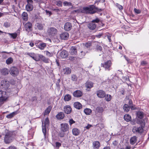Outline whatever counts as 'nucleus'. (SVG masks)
Listing matches in <instances>:
<instances>
[{
    "mask_svg": "<svg viewBox=\"0 0 149 149\" xmlns=\"http://www.w3.org/2000/svg\"><path fill=\"white\" fill-rule=\"evenodd\" d=\"M136 141V137L135 136L132 137L130 139V143L132 145H134Z\"/></svg>",
    "mask_w": 149,
    "mask_h": 149,
    "instance_id": "34",
    "label": "nucleus"
},
{
    "mask_svg": "<svg viewBox=\"0 0 149 149\" xmlns=\"http://www.w3.org/2000/svg\"><path fill=\"white\" fill-rule=\"evenodd\" d=\"M84 112L87 115H91L92 113V110L89 108H86L84 110Z\"/></svg>",
    "mask_w": 149,
    "mask_h": 149,
    "instance_id": "30",
    "label": "nucleus"
},
{
    "mask_svg": "<svg viewBox=\"0 0 149 149\" xmlns=\"http://www.w3.org/2000/svg\"><path fill=\"white\" fill-rule=\"evenodd\" d=\"M83 9L87 13L90 14H94L97 11L100 12L102 10L101 9H99L96 7L94 5L90 6L89 7H84Z\"/></svg>",
    "mask_w": 149,
    "mask_h": 149,
    "instance_id": "1",
    "label": "nucleus"
},
{
    "mask_svg": "<svg viewBox=\"0 0 149 149\" xmlns=\"http://www.w3.org/2000/svg\"><path fill=\"white\" fill-rule=\"evenodd\" d=\"M9 70L6 68H3L0 70V72L3 75H6L9 73Z\"/></svg>",
    "mask_w": 149,
    "mask_h": 149,
    "instance_id": "17",
    "label": "nucleus"
},
{
    "mask_svg": "<svg viewBox=\"0 0 149 149\" xmlns=\"http://www.w3.org/2000/svg\"><path fill=\"white\" fill-rule=\"evenodd\" d=\"M51 109L52 107L50 106H49L45 110L44 115H46L49 114L50 112Z\"/></svg>",
    "mask_w": 149,
    "mask_h": 149,
    "instance_id": "40",
    "label": "nucleus"
},
{
    "mask_svg": "<svg viewBox=\"0 0 149 149\" xmlns=\"http://www.w3.org/2000/svg\"><path fill=\"white\" fill-rule=\"evenodd\" d=\"M72 27V25L71 23L67 22L65 23L64 26V29L65 30L68 31L70 30Z\"/></svg>",
    "mask_w": 149,
    "mask_h": 149,
    "instance_id": "15",
    "label": "nucleus"
},
{
    "mask_svg": "<svg viewBox=\"0 0 149 149\" xmlns=\"http://www.w3.org/2000/svg\"><path fill=\"white\" fill-rule=\"evenodd\" d=\"M56 147L57 148H59L61 146V143L58 142H56Z\"/></svg>",
    "mask_w": 149,
    "mask_h": 149,
    "instance_id": "60",
    "label": "nucleus"
},
{
    "mask_svg": "<svg viewBox=\"0 0 149 149\" xmlns=\"http://www.w3.org/2000/svg\"><path fill=\"white\" fill-rule=\"evenodd\" d=\"M116 6L120 10H122L123 9V7L122 6L120 5L118 3H116Z\"/></svg>",
    "mask_w": 149,
    "mask_h": 149,
    "instance_id": "49",
    "label": "nucleus"
},
{
    "mask_svg": "<svg viewBox=\"0 0 149 149\" xmlns=\"http://www.w3.org/2000/svg\"><path fill=\"white\" fill-rule=\"evenodd\" d=\"M10 73L13 76H16L18 74V70L16 67H13L10 69Z\"/></svg>",
    "mask_w": 149,
    "mask_h": 149,
    "instance_id": "10",
    "label": "nucleus"
},
{
    "mask_svg": "<svg viewBox=\"0 0 149 149\" xmlns=\"http://www.w3.org/2000/svg\"><path fill=\"white\" fill-rule=\"evenodd\" d=\"M100 146V143L98 141H94L93 143V147L94 149H98Z\"/></svg>",
    "mask_w": 149,
    "mask_h": 149,
    "instance_id": "18",
    "label": "nucleus"
},
{
    "mask_svg": "<svg viewBox=\"0 0 149 149\" xmlns=\"http://www.w3.org/2000/svg\"><path fill=\"white\" fill-rule=\"evenodd\" d=\"M112 63L110 60H109L105 62L104 64L102 63L101 66L104 68L106 70L109 71L111 66Z\"/></svg>",
    "mask_w": 149,
    "mask_h": 149,
    "instance_id": "7",
    "label": "nucleus"
},
{
    "mask_svg": "<svg viewBox=\"0 0 149 149\" xmlns=\"http://www.w3.org/2000/svg\"><path fill=\"white\" fill-rule=\"evenodd\" d=\"M37 100V98L36 96H34L31 98V101L32 102L36 101Z\"/></svg>",
    "mask_w": 149,
    "mask_h": 149,
    "instance_id": "58",
    "label": "nucleus"
},
{
    "mask_svg": "<svg viewBox=\"0 0 149 149\" xmlns=\"http://www.w3.org/2000/svg\"><path fill=\"white\" fill-rule=\"evenodd\" d=\"M96 48L97 50H100V51H101L102 49V47L100 46L97 45V46Z\"/></svg>",
    "mask_w": 149,
    "mask_h": 149,
    "instance_id": "56",
    "label": "nucleus"
},
{
    "mask_svg": "<svg viewBox=\"0 0 149 149\" xmlns=\"http://www.w3.org/2000/svg\"><path fill=\"white\" fill-rule=\"evenodd\" d=\"M8 35L11 36V37L13 39H15L17 36V34L16 33H8Z\"/></svg>",
    "mask_w": 149,
    "mask_h": 149,
    "instance_id": "46",
    "label": "nucleus"
},
{
    "mask_svg": "<svg viewBox=\"0 0 149 149\" xmlns=\"http://www.w3.org/2000/svg\"><path fill=\"white\" fill-rule=\"evenodd\" d=\"M123 109L125 111L127 112L130 109V107L127 104H125L123 107Z\"/></svg>",
    "mask_w": 149,
    "mask_h": 149,
    "instance_id": "39",
    "label": "nucleus"
},
{
    "mask_svg": "<svg viewBox=\"0 0 149 149\" xmlns=\"http://www.w3.org/2000/svg\"><path fill=\"white\" fill-rule=\"evenodd\" d=\"M27 54L36 61H39V58L33 53H27Z\"/></svg>",
    "mask_w": 149,
    "mask_h": 149,
    "instance_id": "16",
    "label": "nucleus"
},
{
    "mask_svg": "<svg viewBox=\"0 0 149 149\" xmlns=\"http://www.w3.org/2000/svg\"><path fill=\"white\" fill-rule=\"evenodd\" d=\"M91 45V43L90 42H87L84 44L85 46L87 48L90 47Z\"/></svg>",
    "mask_w": 149,
    "mask_h": 149,
    "instance_id": "50",
    "label": "nucleus"
},
{
    "mask_svg": "<svg viewBox=\"0 0 149 149\" xmlns=\"http://www.w3.org/2000/svg\"><path fill=\"white\" fill-rule=\"evenodd\" d=\"M72 98L71 95L69 94H66L64 97V100L65 101H69Z\"/></svg>",
    "mask_w": 149,
    "mask_h": 149,
    "instance_id": "32",
    "label": "nucleus"
},
{
    "mask_svg": "<svg viewBox=\"0 0 149 149\" xmlns=\"http://www.w3.org/2000/svg\"><path fill=\"white\" fill-rule=\"evenodd\" d=\"M42 131L44 136H45L46 134V127L44 126V123L43 122H42Z\"/></svg>",
    "mask_w": 149,
    "mask_h": 149,
    "instance_id": "45",
    "label": "nucleus"
},
{
    "mask_svg": "<svg viewBox=\"0 0 149 149\" xmlns=\"http://www.w3.org/2000/svg\"><path fill=\"white\" fill-rule=\"evenodd\" d=\"M10 86L9 81L6 79H3L1 81L0 87L2 89L6 90L8 89Z\"/></svg>",
    "mask_w": 149,
    "mask_h": 149,
    "instance_id": "4",
    "label": "nucleus"
},
{
    "mask_svg": "<svg viewBox=\"0 0 149 149\" xmlns=\"http://www.w3.org/2000/svg\"><path fill=\"white\" fill-rule=\"evenodd\" d=\"M124 120L127 122H129L131 120V117L129 114H125L124 116Z\"/></svg>",
    "mask_w": 149,
    "mask_h": 149,
    "instance_id": "33",
    "label": "nucleus"
},
{
    "mask_svg": "<svg viewBox=\"0 0 149 149\" xmlns=\"http://www.w3.org/2000/svg\"><path fill=\"white\" fill-rule=\"evenodd\" d=\"M9 96L5 91H0V105L8 100Z\"/></svg>",
    "mask_w": 149,
    "mask_h": 149,
    "instance_id": "3",
    "label": "nucleus"
},
{
    "mask_svg": "<svg viewBox=\"0 0 149 149\" xmlns=\"http://www.w3.org/2000/svg\"><path fill=\"white\" fill-rule=\"evenodd\" d=\"M71 69L69 68H66L63 69L62 72L64 74H68L71 73Z\"/></svg>",
    "mask_w": 149,
    "mask_h": 149,
    "instance_id": "24",
    "label": "nucleus"
},
{
    "mask_svg": "<svg viewBox=\"0 0 149 149\" xmlns=\"http://www.w3.org/2000/svg\"><path fill=\"white\" fill-rule=\"evenodd\" d=\"M69 123L70 125H71L72 124L74 123L75 121H74L73 119H71L69 121Z\"/></svg>",
    "mask_w": 149,
    "mask_h": 149,
    "instance_id": "52",
    "label": "nucleus"
},
{
    "mask_svg": "<svg viewBox=\"0 0 149 149\" xmlns=\"http://www.w3.org/2000/svg\"><path fill=\"white\" fill-rule=\"evenodd\" d=\"M4 26L6 27H8L10 26V24L7 22L5 23L4 24Z\"/></svg>",
    "mask_w": 149,
    "mask_h": 149,
    "instance_id": "61",
    "label": "nucleus"
},
{
    "mask_svg": "<svg viewBox=\"0 0 149 149\" xmlns=\"http://www.w3.org/2000/svg\"><path fill=\"white\" fill-rule=\"evenodd\" d=\"M37 28L39 30H41L43 29V26L42 24L37 23L36 25Z\"/></svg>",
    "mask_w": 149,
    "mask_h": 149,
    "instance_id": "36",
    "label": "nucleus"
},
{
    "mask_svg": "<svg viewBox=\"0 0 149 149\" xmlns=\"http://www.w3.org/2000/svg\"><path fill=\"white\" fill-rule=\"evenodd\" d=\"M80 12V10H74L72 11V13L74 14L75 13H79Z\"/></svg>",
    "mask_w": 149,
    "mask_h": 149,
    "instance_id": "57",
    "label": "nucleus"
},
{
    "mask_svg": "<svg viewBox=\"0 0 149 149\" xmlns=\"http://www.w3.org/2000/svg\"><path fill=\"white\" fill-rule=\"evenodd\" d=\"M13 134L12 132L7 131L6 132L5 136L4 138V141L6 143H10L13 140Z\"/></svg>",
    "mask_w": 149,
    "mask_h": 149,
    "instance_id": "2",
    "label": "nucleus"
},
{
    "mask_svg": "<svg viewBox=\"0 0 149 149\" xmlns=\"http://www.w3.org/2000/svg\"><path fill=\"white\" fill-rule=\"evenodd\" d=\"M97 95L98 97L102 98L104 97L105 93L104 91L102 90H99L97 91Z\"/></svg>",
    "mask_w": 149,
    "mask_h": 149,
    "instance_id": "14",
    "label": "nucleus"
},
{
    "mask_svg": "<svg viewBox=\"0 0 149 149\" xmlns=\"http://www.w3.org/2000/svg\"><path fill=\"white\" fill-rule=\"evenodd\" d=\"M39 60L40 59L44 62L45 63H48L49 62V59L48 58H46L45 56L42 55H39Z\"/></svg>",
    "mask_w": 149,
    "mask_h": 149,
    "instance_id": "22",
    "label": "nucleus"
},
{
    "mask_svg": "<svg viewBox=\"0 0 149 149\" xmlns=\"http://www.w3.org/2000/svg\"><path fill=\"white\" fill-rule=\"evenodd\" d=\"M64 113L62 112L59 113L56 116V118L58 120L63 119L64 117Z\"/></svg>",
    "mask_w": 149,
    "mask_h": 149,
    "instance_id": "26",
    "label": "nucleus"
},
{
    "mask_svg": "<svg viewBox=\"0 0 149 149\" xmlns=\"http://www.w3.org/2000/svg\"><path fill=\"white\" fill-rule=\"evenodd\" d=\"M60 37L62 39H66L69 37V34L67 32L63 33L60 34Z\"/></svg>",
    "mask_w": 149,
    "mask_h": 149,
    "instance_id": "21",
    "label": "nucleus"
},
{
    "mask_svg": "<svg viewBox=\"0 0 149 149\" xmlns=\"http://www.w3.org/2000/svg\"><path fill=\"white\" fill-rule=\"evenodd\" d=\"M72 110L71 107L69 105H66L64 107V111L65 113L67 114L70 113Z\"/></svg>",
    "mask_w": 149,
    "mask_h": 149,
    "instance_id": "13",
    "label": "nucleus"
},
{
    "mask_svg": "<svg viewBox=\"0 0 149 149\" xmlns=\"http://www.w3.org/2000/svg\"><path fill=\"white\" fill-rule=\"evenodd\" d=\"M62 2L61 1H59L57 2L56 5L59 6H61Z\"/></svg>",
    "mask_w": 149,
    "mask_h": 149,
    "instance_id": "54",
    "label": "nucleus"
},
{
    "mask_svg": "<svg viewBox=\"0 0 149 149\" xmlns=\"http://www.w3.org/2000/svg\"><path fill=\"white\" fill-rule=\"evenodd\" d=\"M46 55L47 56H50V57L52 56V55H51V53L50 52H49L48 51H46Z\"/></svg>",
    "mask_w": 149,
    "mask_h": 149,
    "instance_id": "64",
    "label": "nucleus"
},
{
    "mask_svg": "<svg viewBox=\"0 0 149 149\" xmlns=\"http://www.w3.org/2000/svg\"><path fill=\"white\" fill-rule=\"evenodd\" d=\"M103 111V109L102 107H97L95 110V112L97 113H102Z\"/></svg>",
    "mask_w": 149,
    "mask_h": 149,
    "instance_id": "35",
    "label": "nucleus"
},
{
    "mask_svg": "<svg viewBox=\"0 0 149 149\" xmlns=\"http://www.w3.org/2000/svg\"><path fill=\"white\" fill-rule=\"evenodd\" d=\"M137 123L138 124H140V127H142V129H143L144 128L145 124H146V120L145 119H143L141 121L139 120L138 121L137 120Z\"/></svg>",
    "mask_w": 149,
    "mask_h": 149,
    "instance_id": "23",
    "label": "nucleus"
},
{
    "mask_svg": "<svg viewBox=\"0 0 149 149\" xmlns=\"http://www.w3.org/2000/svg\"><path fill=\"white\" fill-rule=\"evenodd\" d=\"M73 106L74 108L77 109H80L82 108V104L78 102H74L73 104Z\"/></svg>",
    "mask_w": 149,
    "mask_h": 149,
    "instance_id": "19",
    "label": "nucleus"
},
{
    "mask_svg": "<svg viewBox=\"0 0 149 149\" xmlns=\"http://www.w3.org/2000/svg\"><path fill=\"white\" fill-rule=\"evenodd\" d=\"M64 6H71L72 3L70 2H68L66 1H65L63 2Z\"/></svg>",
    "mask_w": 149,
    "mask_h": 149,
    "instance_id": "48",
    "label": "nucleus"
},
{
    "mask_svg": "<svg viewBox=\"0 0 149 149\" xmlns=\"http://www.w3.org/2000/svg\"><path fill=\"white\" fill-rule=\"evenodd\" d=\"M13 61V59L12 57L8 58L6 61V63L7 64H11Z\"/></svg>",
    "mask_w": 149,
    "mask_h": 149,
    "instance_id": "42",
    "label": "nucleus"
},
{
    "mask_svg": "<svg viewBox=\"0 0 149 149\" xmlns=\"http://www.w3.org/2000/svg\"><path fill=\"white\" fill-rule=\"evenodd\" d=\"M85 86L87 88H90L93 86V83L91 82L87 81L86 83Z\"/></svg>",
    "mask_w": 149,
    "mask_h": 149,
    "instance_id": "29",
    "label": "nucleus"
},
{
    "mask_svg": "<svg viewBox=\"0 0 149 149\" xmlns=\"http://www.w3.org/2000/svg\"><path fill=\"white\" fill-rule=\"evenodd\" d=\"M70 52L72 55H76L77 53L76 48L74 46L72 47L70 49Z\"/></svg>",
    "mask_w": 149,
    "mask_h": 149,
    "instance_id": "20",
    "label": "nucleus"
},
{
    "mask_svg": "<svg viewBox=\"0 0 149 149\" xmlns=\"http://www.w3.org/2000/svg\"><path fill=\"white\" fill-rule=\"evenodd\" d=\"M73 134L75 136H77L80 133V131L77 128H74L72 130Z\"/></svg>",
    "mask_w": 149,
    "mask_h": 149,
    "instance_id": "27",
    "label": "nucleus"
},
{
    "mask_svg": "<svg viewBox=\"0 0 149 149\" xmlns=\"http://www.w3.org/2000/svg\"><path fill=\"white\" fill-rule=\"evenodd\" d=\"M77 79V76L74 74H72L71 76V79L72 81H76Z\"/></svg>",
    "mask_w": 149,
    "mask_h": 149,
    "instance_id": "47",
    "label": "nucleus"
},
{
    "mask_svg": "<svg viewBox=\"0 0 149 149\" xmlns=\"http://www.w3.org/2000/svg\"><path fill=\"white\" fill-rule=\"evenodd\" d=\"M88 26L90 29L93 30L96 28V26L95 24L91 22L88 24Z\"/></svg>",
    "mask_w": 149,
    "mask_h": 149,
    "instance_id": "25",
    "label": "nucleus"
},
{
    "mask_svg": "<svg viewBox=\"0 0 149 149\" xmlns=\"http://www.w3.org/2000/svg\"><path fill=\"white\" fill-rule=\"evenodd\" d=\"M44 126L47 127L49 125V120L48 118H47L45 120L44 123Z\"/></svg>",
    "mask_w": 149,
    "mask_h": 149,
    "instance_id": "43",
    "label": "nucleus"
},
{
    "mask_svg": "<svg viewBox=\"0 0 149 149\" xmlns=\"http://www.w3.org/2000/svg\"><path fill=\"white\" fill-rule=\"evenodd\" d=\"M25 30L29 32L32 31V24L30 22H27L25 23L24 26Z\"/></svg>",
    "mask_w": 149,
    "mask_h": 149,
    "instance_id": "8",
    "label": "nucleus"
},
{
    "mask_svg": "<svg viewBox=\"0 0 149 149\" xmlns=\"http://www.w3.org/2000/svg\"><path fill=\"white\" fill-rule=\"evenodd\" d=\"M61 130L63 132H66L69 130V125L66 123H63L61 124Z\"/></svg>",
    "mask_w": 149,
    "mask_h": 149,
    "instance_id": "9",
    "label": "nucleus"
},
{
    "mask_svg": "<svg viewBox=\"0 0 149 149\" xmlns=\"http://www.w3.org/2000/svg\"><path fill=\"white\" fill-rule=\"evenodd\" d=\"M68 56V52L65 50H63L59 54V57L62 58H66Z\"/></svg>",
    "mask_w": 149,
    "mask_h": 149,
    "instance_id": "12",
    "label": "nucleus"
},
{
    "mask_svg": "<svg viewBox=\"0 0 149 149\" xmlns=\"http://www.w3.org/2000/svg\"><path fill=\"white\" fill-rule=\"evenodd\" d=\"M73 95L75 97H79L83 95V92L80 90H77L73 92Z\"/></svg>",
    "mask_w": 149,
    "mask_h": 149,
    "instance_id": "11",
    "label": "nucleus"
},
{
    "mask_svg": "<svg viewBox=\"0 0 149 149\" xmlns=\"http://www.w3.org/2000/svg\"><path fill=\"white\" fill-rule=\"evenodd\" d=\"M147 64V63L146 61H143L141 62V64L142 65H145Z\"/></svg>",
    "mask_w": 149,
    "mask_h": 149,
    "instance_id": "62",
    "label": "nucleus"
},
{
    "mask_svg": "<svg viewBox=\"0 0 149 149\" xmlns=\"http://www.w3.org/2000/svg\"><path fill=\"white\" fill-rule=\"evenodd\" d=\"M137 116L140 119H142L143 117V112L138 111L137 113Z\"/></svg>",
    "mask_w": 149,
    "mask_h": 149,
    "instance_id": "37",
    "label": "nucleus"
},
{
    "mask_svg": "<svg viewBox=\"0 0 149 149\" xmlns=\"http://www.w3.org/2000/svg\"><path fill=\"white\" fill-rule=\"evenodd\" d=\"M111 34H109V35H107V36L109 42H111Z\"/></svg>",
    "mask_w": 149,
    "mask_h": 149,
    "instance_id": "59",
    "label": "nucleus"
},
{
    "mask_svg": "<svg viewBox=\"0 0 149 149\" xmlns=\"http://www.w3.org/2000/svg\"><path fill=\"white\" fill-rule=\"evenodd\" d=\"M33 8V6L32 4H27L26 6V10L28 11H32Z\"/></svg>",
    "mask_w": 149,
    "mask_h": 149,
    "instance_id": "28",
    "label": "nucleus"
},
{
    "mask_svg": "<svg viewBox=\"0 0 149 149\" xmlns=\"http://www.w3.org/2000/svg\"><path fill=\"white\" fill-rule=\"evenodd\" d=\"M57 31V30L56 28L53 27L49 28L47 31L48 35L52 36L56 35Z\"/></svg>",
    "mask_w": 149,
    "mask_h": 149,
    "instance_id": "5",
    "label": "nucleus"
},
{
    "mask_svg": "<svg viewBox=\"0 0 149 149\" xmlns=\"http://www.w3.org/2000/svg\"><path fill=\"white\" fill-rule=\"evenodd\" d=\"M134 11L136 13L138 14L140 13L141 12V11L140 10L137 9L136 8H134Z\"/></svg>",
    "mask_w": 149,
    "mask_h": 149,
    "instance_id": "53",
    "label": "nucleus"
},
{
    "mask_svg": "<svg viewBox=\"0 0 149 149\" xmlns=\"http://www.w3.org/2000/svg\"><path fill=\"white\" fill-rule=\"evenodd\" d=\"M132 132L134 134H142L143 132V129L142 127H137L136 126H134L132 129Z\"/></svg>",
    "mask_w": 149,
    "mask_h": 149,
    "instance_id": "6",
    "label": "nucleus"
},
{
    "mask_svg": "<svg viewBox=\"0 0 149 149\" xmlns=\"http://www.w3.org/2000/svg\"><path fill=\"white\" fill-rule=\"evenodd\" d=\"M16 113L15 112H13L12 113L6 116V117L8 118H10L13 117L16 114Z\"/></svg>",
    "mask_w": 149,
    "mask_h": 149,
    "instance_id": "44",
    "label": "nucleus"
},
{
    "mask_svg": "<svg viewBox=\"0 0 149 149\" xmlns=\"http://www.w3.org/2000/svg\"><path fill=\"white\" fill-rule=\"evenodd\" d=\"M105 98V100L107 101H109L111 99V96L110 95L107 94L105 95L104 97Z\"/></svg>",
    "mask_w": 149,
    "mask_h": 149,
    "instance_id": "41",
    "label": "nucleus"
},
{
    "mask_svg": "<svg viewBox=\"0 0 149 149\" xmlns=\"http://www.w3.org/2000/svg\"><path fill=\"white\" fill-rule=\"evenodd\" d=\"M27 4H32L33 3V2L32 0H27Z\"/></svg>",
    "mask_w": 149,
    "mask_h": 149,
    "instance_id": "55",
    "label": "nucleus"
},
{
    "mask_svg": "<svg viewBox=\"0 0 149 149\" xmlns=\"http://www.w3.org/2000/svg\"><path fill=\"white\" fill-rule=\"evenodd\" d=\"M100 19L98 18H97L95 19L92 20V22H93V23H94L95 22H96V23H97L99 22H100Z\"/></svg>",
    "mask_w": 149,
    "mask_h": 149,
    "instance_id": "51",
    "label": "nucleus"
},
{
    "mask_svg": "<svg viewBox=\"0 0 149 149\" xmlns=\"http://www.w3.org/2000/svg\"><path fill=\"white\" fill-rule=\"evenodd\" d=\"M22 17L24 21H27L28 19V16L27 13L25 12H24L22 14Z\"/></svg>",
    "mask_w": 149,
    "mask_h": 149,
    "instance_id": "31",
    "label": "nucleus"
},
{
    "mask_svg": "<svg viewBox=\"0 0 149 149\" xmlns=\"http://www.w3.org/2000/svg\"><path fill=\"white\" fill-rule=\"evenodd\" d=\"M46 46V45L45 43H40L38 45V48L41 50L43 49Z\"/></svg>",
    "mask_w": 149,
    "mask_h": 149,
    "instance_id": "38",
    "label": "nucleus"
},
{
    "mask_svg": "<svg viewBox=\"0 0 149 149\" xmlns=\"http://www.w3.org/2000/svg\"><path fill=\"white\" fill-rule=\"evenodd\" d=\"M46 12L47 14L49 16L52 14V13L50 11L47 10H46Z\"/></svg>",
    "mask_w": 149,
    "mask_h": 149,
    "instance_id": "63",
    "label": "nucleus"
}]
</instances>
